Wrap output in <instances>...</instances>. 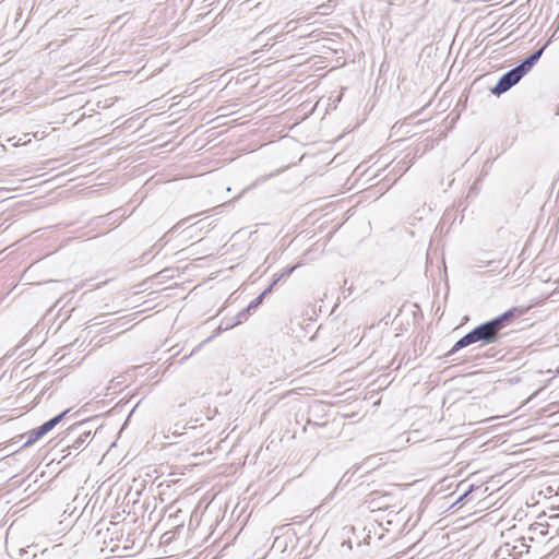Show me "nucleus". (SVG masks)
I'll use <instances>...</instances> for the list:
<instances>
[{"label": "nucleus", "mask_w": 559, "mask_h": 559, "mask_svg": "<svg viewBox=\"0 0 559 559\" xmlns=\"http://www.w3.org/2000/svg\"><path fill=\"white\" fill-rule=\"evenodd\" d=\"M336 0H329L326 3H323L320 7H318V10H320L319 12L322 15H325L329 13V11L333 10L336 7Z\"/></svg>", "instance_id": "nucleus-10"}, {"label": "nucleus", "mask_w": 559, "mask_h": 559, "mask_svg": "<svg viewBox=\"0 0 559 559\" xmlns=\"http://www.w3.org/2000/svg\"><path fill=\"white\" fill-rule=\"evenodd\" d=\"M283 278V275L275 274L271 284L266 288H271V292L273 290L274 286Z\"/></svg>", "instance_id": "nucleus-12"}, {"label": "nucleus", "mask_w": 559, "mask_h": 559, "mask_svg": "<svg viewBox=\"0 0 559 559\" xmlns=\"http://www.w3.org/2000/svg\"><path fill=\"white\" fill-rule=\"evenodd\" d=\"M297 267V265H293L290 267H287L286 270H284L282 273H280L281 275H283V277L285 276H289L294 271L295 269Z\"/></svg>", "instance_id": "nucleus-13"}, {"label": "nucleus", "mask_w": 559, "mask_h": 559, "mask_svg": "<svg viewBox=\"0 0 559 559\" xmlns=\"http://www.w3.org/2000/svg\"><path fill=\"white\" fill-rule=\"evenodd\" d=\"M391 498L388 493H381L379 491H372L368 496V504L372 510H386L389 508L388 500Z\"/></svg>", "instance_id": "nucleus-4"}, {"label": "nucleus", "mask_w": 559, "mask_h": 559, "mask_svg": "<svg viewBox=\"0 0 559 559\" xmlns=\"http://www.w3.org/2000/svg\"><path fill=\"white\" fill-rule=\"evenodd\" d=\"M514 550H515V547L510 549L509 545L507 544L499 549V552L503 554V555L507 554L508 556H515V554H513Z\"/></svg>", "instance_id": "nucleus-11"}, {"label": "nucleus", "mask_w": 559, "mask_h": 559, "mask_svg": "<svg viewBox=\"0 0 559 559\" xmlns=\"http://www.w3.org/2000/svg\"><path fill=\"white\" fill-rule=\"evenodd\" d=\"M82 426H83V424H80L79 426L73 427V428H72V431L79 430Z\"/></svg>", "instance_id": "nucleus-16"}, {"label": "nucleus", "mask_w": 559, "mask_h": 559, "mask_svg": "<svg viewBox=\"0 0 559 559\" xmlns=\"http://www.w3.org/2000/svg\"><path fill=\"white\" fill-rule=\"evenodd\" d=\"M547 47V44H545L539 49L532 52L530 56L524 58L520 64L515 66V69L518 72L521 73V75L524 78L532 69L533 67L538 62L540 59L545 48Z\"/></svg>", "instance_id": "nucleus-3"}, {"label": "nucleus", "mask_w": 559, "mask_h": 559, "mask_svg": "<svg viewBox=\"0 0 559 559\" xmlns=\"http://www.w3.org/2000/svg\"><path fill=\"white\" fill-rule=\"evenodd\" d=\"M45 556H46V551H43V552L40 554V556L34 555V556H33V559H47Z\"/></svg>", "instance_id": "nucleus-14"}, {"label": "nucleus", "mask_w": 559, "mask_h": 559, "mask_svg": "<svg viewBox=\"0 0 559 559\" xmlns=\"http://www.w3.org/2000/svg\"><path fill=\"white\" fill-rule=\"evenodd\" d=\"M69 412L70 409H66L64 412L58 414L57 416L50 418L49 420L40 425L39 427L41 428L43 432L47 435L49 431H51L59 423H61V420Z\"/></svg>", "instance_id": "nucleus-6"}, {"label": "nucleus", "mask_w": 559, "mask_h": 559, "mask_svg": "<svg viewBox=\"0 0 559 559\" xmlns=\"http://www.w3.org/2000/svg\"><path fill=\"white\" fill-rule=\"evenodd\" d=\"M44 436H45V433L43 432L40 427H37V428L28 431L27 433L21 436V438L27 437L26 441L22 445V449L32 445L33 443L38 441Z\"/></svg>", "instance_id": "nucleus-7"}, {"label": "nucleus", "mask_w": 559, "mask_h": 559, "mask_svg": "<svg viewBox=\"0 0 559 559\" xmlns=\"http://www.w3.org/2000/svg\"><path fill=\"white\" fill-rule=\"evenodd\" d=\"M522 79L523 76L514 67L500 76L496 85L490 88V92L496 96H500L516 85Z\"/></svg>", "instance_id": "nucleus-2"}, {"label": "nucleus", "mask_w": 559, "mask_h": 559, "mask_svg": "<svg viewBox=\"0 0 559 559\" xmlns=\"http://www.w3.org/2000/svg\"><path fill=\"white\" fill-rule=\"evenodd\" d=\"M91 437V430H82L79 432V436L76 437V439L68 445V448L70 450H79L81 449L87 441H88V438Z\"/></svg>", "instance_id": "nucleus-8"}, {"label": "nucleus", "mask_w": 559, "mask_h": 559, "mask_svg": "<svg viewBox=\"0 0 559 559\" xmlns=\"http://www.w3.org/2000/svg\"><path fill=\"white\" fill-rule=\"evenodd\" d=\"M472 489H473V486H469V489H468V490H466V491H464V493H463V496L460 498V500H462L464 497H466V496L469 493V491H471Z\"/></svg>", "instance_id": "nucleus-15"}, {"label": "nucleus", "mask_w": 559, "mask_h": 559, "mask_svg": "<svg viewBox=\"0 0 559 559\" xmlns=\"http://www.w3.org/2000/svg\"><path fill=\"white\" fill-rule=\"evenodd\" d=\"M250 316H251V313L249 312V310L247 308L242 309L241 311H239L237 313L235 319L227 321L225 326L219 325L218 332L226 331V330L231 329L238 324H241L242 322L247 321Z\"/></svg>", "instance_id": "nucleus-5"}, {"label": "nucleus", "mask_w": 559, "mask_h": 559, "mask_svg": "<svg viewBox=\"0 0 559 559\" xmlns=\"http://www.w3.org/2000/svg\"><path fill=\"white\" fill-rule=\"evenodd\" d=\"M271 293V288H265L258 297H255L248 306L247 309L250 313L254 312L263 302L264 298Z\"/></svg>", "instance_id": "nucleus-9"}, {"label": "nucleus", "mask_w": 559, "mask_h": 559, "mask_svg": "<svg viewBox=\"0 0 559 559\" xmlns=\"http://www.w3.org/2000/svg\"><path fill=\"white\" fill-rule=\"evenodd\" d=\"M524 308L513 307L500 316L480 323L462 336L445 354V357H451L460 349L477 342H480L483 345L497 343L503 336L501 331L510 325L515 318L524 314Z\"/></svg>", "instance_id": "nucleus-1"}]
</instances>
